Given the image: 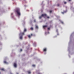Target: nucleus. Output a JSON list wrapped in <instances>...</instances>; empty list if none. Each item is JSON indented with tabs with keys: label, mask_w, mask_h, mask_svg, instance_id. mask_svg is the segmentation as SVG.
<instances>
[{
	"label": "nucleus",
	"mask_w": 74,
	"mask_h": 74,
	"mask_svg": "<svg viewBox=\"0 0 74 74\" xmlns=\"http://www.w3.org/2000/svg\"><path fill=\"white\" fill-rule=\"evenodd\" d=\"M64 12V13H65V12Z\"/></svg>",
	"instance_id": "22"
},
{
	"label": "nucleus",
	"mask_w": 74,
	"mask_h": 74,
	"mask_svg": "<svg viewBox=\"0 0 74 74\" xmlns=\"http://www.w3.org/2000/svg\"><path fill=\"white\" fill-rule=\"evenodd\" d=\"M14 66L15 67H16V63H14Z\"/></svg>",
	"instance_id": "3"
},
{
	"label": "nucleus",
	"mask_w": 74,
	"mask_h": 74,
	"mask_svg": "<svg viewBox=\"0 0 74 74\" xmlns=\"http://www.w3.org/2000/svg\"><path fill=\"white\" fill-rule=\"evenodd\" d=\"M28 74H30V73H31V72L29 71H28Z\"/></svg>",
	"instance_id": "11"
},
{
	"label": "nucleus",
	"mask_w": 74,
	"mask_h": 74,
	"mask_svg": "<svg viewBox=\"0 0 74 74\" xmlns=\"http://www.w3.org/2000/svg\"><path fill=\"white\" fill-rule=\"evenodd\" d=\"M50 13L52 12V11H50Z\"/></svg>",
	"instance_id": "18"
},
{
	"label": "nucleus",
	"mask_w": 74,
	"mask_h": 74,
	"mask_svg": "<svg viewBox=\"0 0 74 74\" xmlns=\"http://www.w3.org/2000/svg\"><path fill=\"white\" fill-rule=\"evenodd\" d=\"M1 70H2V71H4V69L3 68H2L1 69Z\"/></svg>",
	"instance_id": "7"
},
{
	"label": "nucleus",
	"mask_w": 74,
	"mask_h": 74,
	"mask_svg": "<svg viewBox=\"0 0 74 74\" xmlns=\"http://www.w3.org/2000/svg\"><path fill=\"white\" fill-rule=\"evenodd\" d=\"M47 16V14H42L41 16H40L39 18L40 19H41L42 17H44V16Z\"/></svg>",
	"instance_id": "1"
},
{
	"label": "nucleus",
	"mask_w": 74,
	"mask_h": 74,
	"mask_svg": "<svg viewBox=\"0 0 74 74\" xmlns=\"http://www.w3.org/2000/svg\"><path fill=\"white\" fill-rule=\"evenodd\" d=\"M24 32H26V29H24Z\"/></svg>",
	"instance_id": "14"
},
{
	"label": "nucleus",
	"mask_w": 74,
	"mask_h": 74,
	"mask_svg": "<svg viewBox=\"0 0 74 74\" xmlns=\"http://www.w3.org/2000/svg\"><path fill=\"white\" fill-rule=\"evenodd\" d=\"M34 22H36V20H34Z\"/></svg>",
	"instance_id": "26"
},
{
	"label": "nucleus",
	"mask_w": 74,
	"mask_h": 74,
	"mask_svg": "<svg viewBox=\"0 0 74 74\" xmlns=\"http://www.w3.org/2000/svg\"><path fill=\"white\" fill-rule=\"evenodd\" d=\"M47 51V49H44V51Z\"/></svg>",
	"instance_id": "8"
},
{
	"label": "nucleus",
	"mask_w": 74,
	"mask_h": 74,
	"mask_svg": "<svg viewBox=\"0 0 74 74\" xmlns=\"http://www.w3.org/2000/svg\"><path fill=\"white\" fill-rule=\"evenodd\" d=\"M4 63H5L6 64H7V62H6L5 61H4Z\"/></svg>",
	"instance_id": "10"
},
{
	"label": "nucleus",
	"mask_w": 74,
	"mask_h": 74,
	"mask_svg": "<svg viewBox=\"0 0 74 74\" xmlns=\"http://www.w3.org/2000/svg\"><path fill=\"white\" fill-rule=\"evenodd\" d=\"M28 36L29 38H30V35H28Z\"/></svg>",
	"instance_id": "13"
},
{
	"label": "nucleus",
	"mask_w": 74,
	"mask_h": 74,
	"mask_svg": "<svg viewBox=\"0 0 74 74\" xmlns=\"http://www.w3.org/2000/svg\"><path fill=\"white\" fill-rule=\"evenodd\" d=\"M47 27V25H45L43 26V28H45V27Z\"/></svg>",
	"instance_id": "5"
},
{
	"label": "nucleus",
	"mask_w": 74,
	"mask_h": 74,
	"mask_svg": "<svg viewBox=\"0 0 74 74\" xmlns=\"http://www.w3.org/2000/svg\"><path fill=\"white\" fill-rule=\"evenodd\" d=\"M32 66H33V67H35L36 66V65H32Z\"/></svg>",
	"instance_id": "15"
},
{
	"label": "nucleus",
	"mask_w": 74,
	"mask_h": 74,
	"mask_svg": "<svg viewBox=\"0 0 74 74\" xmlns=\"http://www.w3.org/2000/svg\"><path fill=\"white\" fill-rule=\"evenodd\" d=\"M62 23H63V22H62Z\"/></svg>",
	"instance_id": "24"
},
{
	"label": "nucleus",
	"mask_w": 74,
	"mask_h": 74,
	"mask_svg": "<svg viewBox=\"0 0 74 74\" xmlns=\"http://www.w3.org/2000/svg\"><path fill=\"white\" fill-rule=\"evenodd\" d=\"M21 51H22V49H21Z\"/></svg>",
	"instance_id": "19"
},
{
	"label": "nucleus",
	"mask_w": 74,
	"mask_h": 74,
	"mask_svg": "<svg viewBox=\"0 0 74 74\" xmlns=\"http://www.w3.org/2000/svg\"><path fill=\"white\" fill-rule=\"evenodd\" d=\"M16 12L18 15H21V13L19 12V9H18L16 11Z\"/></svg>",
	"instance_id": "2"
},
{
	"label": "nucleus",
	"mask_w": 74,
	"mask_h": 74,
	"mask_svg": "<svg viewBox=\"0 0 74 74\" xmlns=\"http://www.w3.org/2000/svg\"><path fill=\"white\" fill-rule=\"evenodd\" d=\"M17 74H18V73H17Z\"/></svg>",
	"instance_id": "29"
},
{
	"label": "nucleus",
	"mask_w": 74,
	"mask_h": 74,
	"mask_svg": "<svg viewBox=\"0 0 74 74\" xmlns=\"http://www.w3.org/2000/svg\"><path fill=\"white\" fill-rule=\"evenodd\" d=\"M20 39H22V36H20Z\"/></svg>",
	"instance_id": "9"
},
{
	"label": "nucleus",
	"mask_w": 74,
	"mask_h": 74,
	"mask_svg": "<svg viewBox=\"0 0 74 74\" xmlns=\"http://www.w3.org/2000/svg\"><path fill=\"white\" fill-rule=\"evenodd\" d=\"M66 3H67L66 2H64V4H66Z\"/></svg>",
	"instance_id": "16"
},
{
	"label": "nucleus",
	"mask_w": 74,
	"mask_h": 74,
	"mask_svg": "<svg viewBox=\"0 0 74 74\" xmlns=\"http://www.w3.org/2000/svg\"><path fill=\"white\" fill-rule=\"evenodd\" d=\"M59 5H58L59 6Z\"/></svg>",
	"instance_id": "27"
},
{
	"label": "nucleus",
	"mask_w": 74,
	"mask_h": 74,
	"mask_svg": "<svg viewBox=\"0 0 74 74\" xmlns=\"http://www.w3.org/2000/svg\"><path fill=\"white\" fill-rule=\"evenodd\" d=\"M57 32H58V31L57 30Z\"/></svg>",
	"instance_id": "28"
},
{
	"label": "nucleus",
	"mask_w": 74,
	"mask_h": 74,
	"mask_svg": "<svg viewBox=\"0 0 74 74\" xmlns=\"http://www.w3.org/2000/svg\"><path fill=\"white\" fill-rule=\"evenodd\" d=\"M69 1H71V0H69Z\"/></svg>",
	"instance_id": "25"
},
{
	"label": "nucleus",
	"mask_w": 74,
	"mask_h": 74,
	"mask_svg": "<svg viewBox=\"0 0 74 74\" xmlns=\"http://www.w3.org/2000/svg\"><path fill=\"white\" fill-rule=\"evenodd\" d=\"M48 30H50V28H48Z\"/></svg>",
	"instance_id": "17"
},
{
	"label": "nucleus",
	"mask_w": 74,
	"mask_h": 74,
	"mask_svg": "<svg viewBox=\"0 0 74 74\" xmlns=\"http://www.w3.org/2000/svg\"><path fill=\"white\" fill-rule=\"evenodd\" d=\"M23 34H24V33L20 34L19 35L20 36H22V35H23Z\"/></svg>",
	"instance_id": "4"
},
{
	"label": "nucleus",
	"mask_w": 74,
	"mask_h": 74,
	"mask_svg": "<svg viewBox=\"0 0 74 74\" xmlns=\"http://www.w3.org/2000/svg\"><path fill=\"white\" fill-rule=\"evenodd\" d=\"M47 18H49V17H47Z\"/></svg>",
	"instance_id": "20"
},
{
	"label": "nucleus",
	"mask_w": 74,
	"mask_h": 74,
	"mask_svg": "<svg viewBox=\"0 0 74 74\" xmlns=\"http://www.w3.org/2000/svg\"><path fill=\"white\" fill-rule=\"evenodd\" d=\"M36 29H38V26H37V25H36Z\"/></svg>",
	"instance_id": "6"
},
{
	"label": "nucleus",
	"mask_w": 74,
	"mask_h": 74,
	"mask_svg": "<svg viewBox=\"0 0 74 74\" xmlns=\"http://www.w3.org/2000/svg\"><path fill=\"white\" fill-rule=\"evenodd\" d=\"M31 30H33V27H31Z\"/></svg>",
	"instance_id": "12"
},
{
	"label": "nucleus",
	"mask_w": 74,
	"mask_h": 74,
	"mask_svg": "<svg viewBox=\"0 0 74 74\" xmlns=\"http://www.w3.org/2000/svg\"><path fill=\"white\" fill-rule=\"evenodd\" d=\"M62 14H64V12H62Z\"/></svg>",
	"instance_id": "21"
},
{
	"label": "nucleus",
	"mask_w": 74,
	"mask_h": 74,
	"mask_svg": "<svg viewBox=\"0 0 74 74\" xmlns=\"http://www.w3.org/2000/svg\"><path fill=\"white\" fill-rule=\"evenodd\" d=\"M33 34H31V36H32Z\"/></svg>",
	"instance_id": "23"
}]
</instances>
